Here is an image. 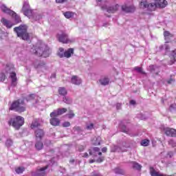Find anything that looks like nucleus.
Returning <instances> with one entry per match:
<instances>
[{
  "label": "nucleus",
  "mask_w": 176,
  "mask_h": 176,
  "mask_svg": "<svg viewBox=\"0 0 176 176\" xmlns=\"http://www.w3.org/2000/svg\"><path fill=\"white\" fill-rule=\"evenodd\" d=\"M168 3L166 0H146L140 3V9H146L148 12H154L156 9H163L167 6Z\"/></svg>",
  "instance_id": "1"
},
{
  "label": "nucleus",
  "mask_w": 176,
  "mask_h": 176,
  "mask_svg": "<svg viewBox=\"0 0 176 176\" xmlns=\"http://www.w3.org/2000/svg\"><path fill=\"white\" fill-rule=\"evenodd\" d=\"M31 52L36 54V56H38V57H49L50 55L49 47L43 43H38L36 47L32 48Z\"/></svg>",
  "instance_id": "2"
},
{
  "label": "nucleus",
  "mask_w": 176,
  "mask_h": 176,
  "mask_svg": "<svg viewBox=\"0 0 176 176\" xmlns=\"http://www.w3.org/2000/svg\"><path fill=\"white\" fill-rule=\"evenodd\" d=\"M96 3L98 6H100L103 10H107L108 13H116L120 8V6L118 4H113L108 7V3L104 0H96Z\"/></svg>",
  "instance_id": "3"
},
{
  "label": "nucleus",
  "mask_w": 176,
  "mask_h": 176,
  "mask_svg": "<svg viewBox=\"0 0 176 176\" xmlns=\"http://www.w3.org/2000/svg\"><path fill=\"white\" fill-rule=\"evenodd\" d=\"M25 109H27V106L25 105V102H24V100L21 99L14 101L10 107V111H14L19 113L25 112Z\"/></svg>",
  "instance_id": "4"
},
{
  "label": "nucleus",
  "mask_w": 176,
  "mask_h": 176,
  "mask_svg": "<svg viewBox=\"0 0 176 176\" xmlns=\"http://www.w3.org/2000/svg\"><path fill=\"white\" fill-rule=\"evenodd\" d=\"M14 31L17 36L21 38L23 41H28L30 39V35L27 33V25H21L19 27L14 28Z\"/></svg>",
  "instance_id": "5"
},
{
  "label": "nucleus",
  "mask_w": 176,
  "mask_h": 176,
  "mask_svg": "<svg viewBox=\"0 0 176 176\" xmlns=\"http://www.w3.org/2000/svg\"><path fill=\"white\" fill-rule=\"evenodd\" d=\"M0 9L3 13L12 16L14 20L15 24H19V23L21 21V19L20 18V16L17 15V14H16V12H14L13 10H11L8 7H6L5 4H1Z\"/></svg>",
  "instance_id": "6"
},
{
  "label": "nucleus",
  "mask_w": 176,
  "mask_h": 176,
  "mask_svg": "<svg viewBox=\"0 0 176 176\" xmlns=\"http://www.w3.org/2000/svg\"><path fill=\"white\" fill-rule=\"evenodd\" d=\"M8 123L9 124H12V126L14 127V129L19 130V129L21 127L23 124H24V118L20 116H15L11 118Z\"/></svg>",
  "instance_id": "7"
},
{
  "label": "nucleus",
  "mask_w": 176,
  "mask_h": 176,
  "mask_svg": "<svg viewBox=\"0 0 176 176\" xmlns=\"http://www.w3.org/2000/svg\"><path fill=\"white\" fill-rule=\"evenodd\" d=\"M57 38L61 43H71V42H72V41L68 38V34L65 32H60L57 34Z\"/></svg>",
  "instance_id": "8"
},
{
  "label": "nucleus",
  "mask_w": 176,
  "mask_h": 176,
  "mask_svg": "<svg viewBox=\"0 0 176 176\" xmlns=\"http://www.w3.org/2000/svg\"><path fill=\"white\" fill-rule=\"evenodd\" d=\"M22 12L25 16H27L29 19H31V15L32 14V10L30 7V3L28 1H25L23 3V6L22 8Z\"/></svg>",
  "instance_id": "9"
},
{
  "label": "nucleus",
  "mask_w": 176,
  "mask_h": 176,
  "mask_svg": "<svg viewBox=\"0 0 176 176\" xmlns=\"http://www.w3.org/2000/svg\"><path fill=\"white\" fill-rule=\"evenodd\" d=\"M67 112V109L62 108L58 109L57 110H54L52 113H50L51 118H56V116H60V115H63Z\"/></svg>",
  "instance_id": "10"
},
{
  "label": "nucleus",
  "mask_w": 176,
  "mask_h": 176,
  "mask_svg": "<svg viewBox=\"0 0 176 176\" xmlns=\"http://www.w3.org/2000/svg\"><path fill=\"white\" fill-rule=\"evenodd\" d=\"M164 132L168 137H176V130L169 127L164 128Z\"/></svg>",
  "instance_id": "11"
},
{
  "label": "nucleus",
  "mask_w": 176,
  "mask_h": 176,
  "mask_svg": "<svg viewBox=\"0 0 176 176\" xmlns=\"http://www.w3.org/2000/svg\"><path fill=\"white\" fill-rule=\"evenodd\" d=\"M36 135V141H41L42 138H43V135H45V132L42 129H37L35 131Z\"/></svg>",
  "instance_id": "12"
},
{
  "label": "nucleus",
  "mask_w": 176,
  "mask_h": 176,
  "mask_svg": "<svg viewBox=\"0 0 176 176\" xmlns=\"http://www.w3.org/2000/svg\"><path fill=\"white\" fill-rule=\"evenodd\" d=\"M71 82L73 85L79 86V85L82 84V78H79L78 76H72L71 78Z\"/></svg>",
  "instance_id": "13"
},
{
  "label": "nucleus",
  "mask_w": 176,
  "mask_h": 176,
  "mask_svg": "<svg viewBox=\"0 0 176 176\" xmlns=\"http://www.w3.org/2000/svg\"><path fill=\"white\" fill-rule=\"evenodd\" d=\"M1 22L7 28H12L13 27V25H14V23H12L10 21H9L5 18H2L1 20Z\"/></svg>",
  "instance_id": "14"
},
{
  "label": "nucleus",
  "mask_w": 176,
  "mask_h": 176,
  "mask_svg": "<svg viewBox=\"0 0 176 176\" xmlns=\"http://www.w3.org/2000/svg\"><path fill=\"white\" fill-rule=\"evenodd\" d=\"M47 166H45L38 169L36 173H32V176H45V170H47Z\"/></svg>",
  "instance_id": "15"
},
{
  "label": "nucleus",
  "mask_w": 176,
  "mask_h": 176,
  "mask_svg": "<svg viewBox=\"0 0 176 176\" xmlns=\"http://www.w3.org/2000/svg\"><path fill=\"white\" fill-rule=\"evenodd\" d=\"M122 9L124 12H126L127 13H131L135 10V7L134 6H122Z\"/></svg>",
  "instance_id": "16"
},
{
  "label": "nucleus",
  "mask_w": 176,
  "mask_h": 176,
  "mask_svg": "<svg viewBox=\"0 0 176 176\" xmlns=\"http://www.w3.org/2000/svg\"><path fill=\"white\" fill-rule=\"evenodd\" d=\"M89 154L92 155L93 156H101L102 153L100 151V148L94 147L91 151H89Z\"/></svg>",
  "instance_id": "17"
},
{
  "label": "nucleus",
  "mask_w": 176,
  "mask_h": 176,
  "mask_svg": "<svg viewBox=\"0 0 176 176\" xmlns=\"http://www.w3.org/2000/svg\"><path fill=\"white\" fill-rule=\"evenodd\" d=\"M99 83L102 85V86H107V85H109V78L107 77H102L99 80Z\"/></svg>",
  "instance_id": "18"
},
{
  "label": "nucleus",
  "mask_w": 176,
  "mask_h": 176,
  "mask_svg": "<svg viewBox=\"0 0 176 176\" xmlns=\"http://www.w3.org/2000/svg\"><path fill=\"white\" fill-rule=\"evenodd\" d=\"M148 71H150V72H152L153 74H155L156 75L159 74V67H157V66L150 65L148 67Z\"/></svg>",
  "instance_id": "19"
},
{
  "label": "nucleus",
  "mask_w": 176,
  "mask_h": 176,
  "mask_svg": "<svg viewBox=\"0 0 176 176\" xmlns=\"http://www.w3.org/2000/svg\"><path fill=\"white\" fill-rule=\"evenodd\" d=\"M30 20H32V21H38V20H41V19H42V15L41 14H33L32 13Z\"/></svg>",
  "instance_id": "20"
},
{
  "label": "nucleus",
  "mask_w": 176,
  "mask_h": 176,
  "mask_svg": "<svg viewBox=\"0 0 176 176\" xmlns=\"http://www.w3.org/2000/svg\"><path fill=\"white\" fill-rule=\"evenodd\" d=\"M176 61V50L172 52L170 55V61L169 62V65H173L174 63Z\"/></svg>",
  "instance_id": "21"
},
{
  "label": "nucleus",
  "mask_w": 176,
  "mask_h": 176,
  "mask_svg": "<svg viewBox=\"0 0 176 176\" xmlns=\"http://www.w3.org/2000/svg\"><path fill=\"white\" fill-rule=\"evenodd\" d=\"M10 78L12 79V86H16V85H17V77H16V73H11Z\"/></svg>",
  "instance_id": "22"
},
{
  "label": "nucleus",
  "mask_w": 176,
  "mask_h": 176,
  "mask_svg": "<svg viewBox=\"0 0 176 176\" xmlns=\"http://www.w3.org/2000/svg\"><path fill=\"white\" fill-rule=\"evenodd\" d=\"M41 126V123H39V120L34 119L30 125L31 129H36V127H39Z\"/></svg>",
  "instance_id": "23"
},
{
  "label": "nucleus",
  "mask_w": 176,
  "mask_h": 176,
  "mask_svg": "<svg viewBox=\"0 0 176 176\" xmlns=\"http://www.w3.org/2000/svg\"><path fill=\"white\" fill-rule=\"evenodd\" d=\"M164 36L165 38V41H166V43H168V39H171V38H173V34H171L168 31H165L164 32Z\"/></svg>",
  "instance_id": "24"
},
{
  "label": "nucleus",
  "mask_w": 176,
  "mask_h": 176,
  "mask_svg": "<svg viewBox=\"0 0 176 176\" xmlns=\"http://www.w3.org/2000/svg\"><path fill=\"white\" fill-rule=\"evenodd\" d=\"M74 53V49L69 48L67 50L65 51V57L67 58H69L71 56H72V54Z\"/></svg>",
  "instance_id": "25"
},
{
  "label": "nucleus",
  "mask_w": 176,
  "mask_h": 176,
  "mask_svg": "<svg viewBox=\"0 0 176 176\" xmlns=\"http://www.w3.org/2000/svg\"><path fill=\"white\" fill-rule=\"evenodd\" d=\"M46 63L45 62H36L34 64L35 68H43L44 69L46 68Z\"/></svg>",
  "instance_id": "26"
},
{
  "label": "nucleus",
  "mask_w": 176,
  "mask_h": 176,
  "mask_svg": "<svg viewBox=\"0 0 176 176\" xmlns=\"http://www.w3.org/2000/svg\"><path fill=\"white\" fill-rule=\"evenodd\" d=\"M50 124L52 126H58L60 124V120H58V118H52L50 120Z\"/></svg>",
  "instance_id": "27"
},
{
  "label": "nucleus",
  "mask_w": 176,
  "mask_h": 176,
  "mask_svg": "<svg viewBox=\"0 0 176 176\" xmlns=\"http://www.w3.org/2000/svg\"><path fill=\"white\" fill-rule=\"evenodd\" d=\"M35 147L38 151H41L43 148V143L41 140H36Z\"/></svg>",
  "instance_id": "28"
},
{
  "label": "nucleus",
  "mask_w": 176,
  "mask_h": 176,
  "mask_svg": "<svg viewBox=\"0 0 176 176\" xmlns=\"http://www.w3.org/2000/svg\"><path fill=\"white\" fill-rule=\"evenodd\" d=\"M67 89L65 87H60L58 89V94L60 96H67Z\"/></svg>",
  "instance_id": "29"
},
{
  "label": "nucleus",
  "mask_w": 176,
  "mask_h": 176,
  "mask_svg": "<svg viewBox=\"0 0 176 176\" xmlns=\"http://www.w3.org/2000/svg\"><path fill=\"white\" fill-rule=\"evenodd\" d=\"M63 101L65 104H72V99H71V98H69L68 96H64L63 98Z\"/></svg>",
  "instance_id": "30"
},
{
  "label": "nucleus",
  "mask_w": 176,
  "mask_h": 176,
  "mask_svg": "<svg viewBox=\"0 0 176 176\" xmlns=\"http://www.w3.org/2000/svg\"><path fill=\"white\" fill-rule=\"evenodd\" d=\"M63 14L66 19H71L74 17V12L69 11L64 12Z\"/></svg>",
  "instance_id": "31"
},
{
  "label": "nucleus",
  "mask_w": 176,
  "mask_h": 176,
  "mask_svg": "<svg viewBox=\"0 0 176 176\" xmlns=\"http://www.w3.org/2000/svg\"><path fill=\"white\" fill-rule=\"evenodd\" d=\"M25 168L23 166H19L15 168V171L16 174H23L24 173Z\"/></svg>",
  "instance_id": "32"
},
{
  "label": "nucleus",
  "mask_w": 176,
  "mask_h": 176,
  "mask_svg": "<svg viewBox=\"0 0 176 176\" xmlns=\"http://www.w3.org/2000/svg\"><path fill=\"white\" fill-rule=\"evenodd\" d=\"M58 56H59L60 58H63V57H65V52L64 51V48L63 47L59 48Z\"/></svg>",
  "instance_id": "33"
},
{
  "label": "nucleus",
  "mask_w": 176,
  "mask_h": 176,
  "mask_svg": "<svg viewBox=\"0 0 176 176\" xmlns=\"http://www.w3.org/2000/svg\"><path fill=\"white\" fill-rule=\"evenodd\" d=\"M114 148L111 149V152H124L126 149L122 150V148H119L118 146H113Z\"/></svg>",
  "instance_id": "34"
},
{
  "label": "nucleus",
  "mask_w": 176,
  "mask_h": 176,
  "mask_svg": "<svg viewBox=\"0 0 176 176\" xmlns=\"http://www.w3.org/2000/svg\"><path fill=\"white\" fill-rule=\"evenodd\" d=\"M92 144L94 145H100V144H101V138H96V140H92Z\"/></svg>",
  "instance_id": "35"
},
{
  "label": "nucleus",
  "mask_w": 176,
  "mask_h": 176,
  "mask_svg": "<svg viewBox=\"0 0 176 176\" xmlns=\"http://www.w3.org/2000/svg\"><path fill=\"white\" fill-rule=\"evenodd\" d=\"M160 50H166V52H168L170 50V46L168 44H164V45L160 46Z\"/></svg>",
  "instance_id": "36"
},
{
  "label": "nucleus",
  "mask_w": 176,
  "mask_h": 176,
  "mask_svg": "<svg viewBox=\"0 0 176 176\" xmlns=\"http://www.w3.org/2000/svg\"><path fill=\"white\" fill-rule=\"evenodd\" d=\"M132 166L136 170H141V165L137 162H132Z\"/></svg>",
  "instance_id": "37"
},
{
  "label": "nucleus",
  "mask_w": 176,
  "mask_h": 176,
  "mask_svg": "<svg viewBox=\"0 0 176 176\" xmlns=\"http://www.w3.org/2000/svg\"><path fill=\"white\" fill-rule=\"evenodd\" d=\"M141 145L142 146H148L149 145V140L146 139L142 140Z\"/></svg>",
  "instance_id": "38"
},
{
  "label": "nucleus",
  "mask_w": 176,
  "mask_h": 176,
  "mask_svg": "<svg viewBox=\"0 0 176 176\" xmlns=\"http://www.w3.org/2000/svg\"><path fill=\"white\" fill-rule=\"evenodd\" d=\"M168 144L172 146L173 148L176 146V142L175 141L173 140H170L168 141Z\"/></svg>",
  "instance_id": "39"
},
{
  "label": "nucleus",
  "mask_w": 176,
  "mask_h": 176,
  "mask_svg": "<svg viewBox=\"0 0 176 176\" xmlns=\"http://www.w3.org/2000/svg\"><path fill=\"white\" fill-rule=\"evenodd\" d=\"M11 69H13V65L10 64H8L6 67V71L9 72Z\"/></svg>",
  "instance_id": "40"
},
{
  "label": "nucleus",
  "mask_w": 176,
  "mask_h": 176,
  "mask_svg": "<svg viewBox=\"0 0 176 176\" xmlns=\"http://www.w3.org/2000/svg\"><path fill=\"white\" fill-rule=\"evenodd\" d=\"M34 98H35V95L30 94L26 98V100H27V101H31V100H34Z\"/></svg>",
  "instance_id": "41"
},
{
  "label": "nucleus",
  "mask_w": 176,
  "mask_h": 176,
  "mask_svg": "<svg viewBox=\"0 0 176 176\" xmlns=\"http://www.w3.org/2000/svg\"><path fill=\"white\" fill-rule=\"evenodd\" d=\"M135 71H137L138 72H139L140 74H145L143 71H142V67H135L134 68Z\"/></svg>",
  "instance_id": "42"
},
{
  "label": "nucleus",
  "mask_w": 176,
  "mask_h": 176,
  "mask_svg": "<svg viewBox=\"0 0 176 176\" xmlns=\"http://www.w3.org/2000/svg\"><path fill=\"white\" fill-rule=\"evenodd\" d=\"M67 116H68L69 119H72V118H74L75 116V113H74L73 111H70L69 112V113L67 114Z\"/></svg>",
  "instance_id": "43"
},
{
  "label": "nucleus",
  "mask_w": 176,
  "mask_h": 176,
  "mask_svg": "<svg viewBox=\"0 0 176 176\" xmlns=\"http://www.w3.org/2000/svg\"><path fill=\"white\" fill-rule=\"evenodd\" d=\"M12 144H13V142L10 139L7 140L6 142V146H12Z\"/></svg>",
  "instance_id": "44"
},
{
  "label": "nucleus",
  "mask_w": 176,
  "mask_h": 176,
  "mask_svg": "<svg viewBox=\"0 0 176 176\" xmlns=\"http://www.w3.org/2000/svg\"><path fill=\"white\" fill-rule=\"evenodd\" d=\"M170 111H176V103L172 104H170V107H169Z\"/></svg>",
  "instance_id": "45"
},
{
  "label": "nucleus",
  "mask_w": 176,
  "mask_h": 176,
  "mask_svg": "<svg viewBox=\"0 0 176 176\" xmlns=\"http://www.w3.org/2000/svg\"><path fill=\"white\" fill-rule=\"evenodd\" d=\"M94 127V125L93 123L87 124V130H92V129Z\"/></svg>",
  "instance_id": "46"
},
{
  "label": "nucleus",
  "mask_w": 176,
  "mask_h": 176,
  "mask_svg": "<svg viewBox=\"0 0 176 176\" xmlns=\"http://www.w3.org/2000/svg\"><path fill=\"white\" fill-rule=\"evenodd\" d=\"M173 156H174V153H173V151H169L166 154V157H173Z\"/></svg>",
  "instance_id": "47"
},
{
  "label": "nucleus",
  "mask_w": 176,
  "mask_h": 176,
  "mask_svg": "<svg viewBox=\"0 0 176 176\" xmlns=\"http://www.w3.org/2000/svg\"><path fill=\"white\" fill-rule=\"evenodd\" d=\"M115 173H116V174H123V170L120 168H116Z\"/></svg>",
  "instance_id": "48"
},
{
  "label": "nucleus",
  "mask_w": 176,
  "mask_h": 176,
  "mask_svg": "<svg viewBox=\"0 0 176 176\" xmlns=\"http://www.w3.org/2000/svg\"><path fill=\"white\" fill-rule=\"evenodd\" d=\"M5 78H6V76H5V74H0L1 82H3V80H5Z\"/></svg>",
  "instance_id": "49"
},
{
  "label": "nucleus",
  "mask_w": 176,
  "mask_h": 176,
  "mask_svg": "<svg viewBox=\"0 0 176 176\" xmlns=\"http://www.w3.org/2000/svg\"><path fill=\"white\" fill-rule=\"evenodd\" d=\"M71 126V123L69 122H65L63 124V127H69Z\"/></svg>",
  "instance_id": "50"
},
{
  "label": "nucleus",
  "mask_w": 176,
  "mask_h": 176,
  "mask_svg": "<svg viewBox=\"0 0 176 176\" xmlns=\"http://www.w3.org/2000/svg\"><path fill=\"white\" fill-rule=\"evenodd\" d=\"M96 162L98 163H102V162H104V157H100L97 160Z\"/></svg>",
  "instance_id": "51"
},
{
  "label": "nucleus",
  "mask_w": 176,
  "mask_h": 176,
  "mask_svg": "<svg viewBox=\"0 0 176 176\" xmlns=\"http://www.w3.org/2000/svg\"><path fill=\"white\" fill-rule=\"evenodd\" d=\"M66 0H56V2L57 3H64V2H65Z\"/></svg>",
  "instance_id": "52"
},
{
  "label": "nucleus",
  "mask_w": 176,
  "mask_h": 176,
  "mask_svg": "<svg viewBox=\"0 0 176 176\" xmlns=\"http://www.w3.org/2000/svg\"><path fill=\"white\" fill-rule=\"evenodd\" d=\"M116 108H117V109H120V108H122V104L117 103L116 104Z\"/></svg>",
  "instance_id": "53"
},
{
  "label": "nucleus",
  "mask_w": 176,
  "mask_h": 176,
  "mask_svg": "<svg viewBox=\"0 0 176 176\" xmlns=\"http://www.w3.org/2000/svg\"><path fill=\"white\" fill-rule=\"evenodd\" d=\"M74 131H80V127L76 126L74 128Z\"/></svg>",
  "instance_id": "54"
},
{
  "label": "nucleus",
  "mask_w": 176,
  "mask_h": 176,
  "mask_svg": "<svg viewBox=\"0 0 176 176\" xmlns=\"http://www.w3.org/2000/svg\"><path fill=\"white\" fill-rule=\"evenodd\" d=\"M173 79H170V80H166V82H167L168 85H171V83H173Z\"/></svg>",
  "instance_id": "55"
},
{
  "label": "nucleus",
  "mask_w": 176,
  "mask_h": 176,
  "mask_svg": "<svg viewBox=\"0 0 176 176\" xmlns=\"http://www.w3.org/2000/svg\"><path fill=\"white\" fill-rule=\"evenodd\" d=\"M85 149V147L83 146H80L78 148V150L80 151V152H82L83 150Z\"/></svg>",
  "instance_id": "56"
},
{
  "label": "nucleus",
  "mask_w": 176,
  "mask_h": 176,
  "mask_svg": "<svg viewBox=\"0 0 176 176\" xmlns=\"http://www.w3.org/2000/svg\"><path fill=\"white\" fill-rule=\"evenodd\" d=\"M107 147H103V148H102V152H103V153H105V152H107Z\"/></svg>",
  "instance_id": "57"
},
{
  "label": "nucleus",
  "mask_w": 176,
  "mask_h": 176,
  "mask_svg": "<svg viewBox=\"0 0 176 176\" xmlns=\"http://www.w3.org/2000/svg\"><path fill=\"white\" fill-rule=\"evenodd\" d=\"M130 104H131V105H135V100H131Z\"/></svg>",
  "instance_id": "58"
},
{
  "label": "nucleus",
  "mask_w": 176,
  "mask_h": 176,
  "mask_svg": "<svg viewBox=\"0 0 176 176\" xmlns=\"http://www.w3.org/2000/svg\"><path fill=\"white\" fill-rule=\"evenodd\" d=\"M89 154L87 153H85L84 155H82L83 157H88Z\"/></svg>",
  "instance_id": "59"
},
{
  "label": "nucleus",
  "mask_w": 176,
  "mask_h": 176,
  "mask_svg": "<svg viewBox=\"0 0 176 176\" xmlns=\"http://www.w3.org/2000/svg\"><path fill=\"white\" fill-rule=\"evenodd\" d=\"M70 163H75V160H71Z\"/></svg>",
  "instance_id": "60"
},
{
  "label": "nucleus",
  "mask_w": 176,
  "mask_h": 176,
  "mask_svg": "<svg viewBox=\"0 0 176 176\" xmlns=\"http://www.w3.org/2000/svg\"><path fill=\"white\" fill-rule=\"evenodd\" d=\"M89 163H94V160H89Z\"/></svg>",
  "instance_id": "61"
},
{
  "label": "nucleus",
  "mask_w": 176,
  "mask_h": 176,
  "mask_svg": "<svg viewBox=\"0 0 176 176\" xmlns=\"http://www.w3.org/2000/svg\"><path fill=\"white\" fill-rule=\"evenodd\" d=\"M52 78H56V74H52Z\"/></svg>",
  "instance_id": "62"
},
{
  "label": "nucleus",
  "mask_w": 176,
  "mask_h": 176,
  "mask_svg": "<svg viewBox=\"0 0 176 176\" xmlns=\"http://www.w3.org/2000/svg\"><path fill=\"white\" fill-rule=\"evenodd\" d=\"M166 153H162V155H165Z\"/></svg>",
  "instance_id": "63"
},
{
  "label": "nucleus",
  "mask_w": 176,
  "mask_h": 176,
  "mask_svg": "<svg viewBox=\"0 0 176 176\" xmlns=\"http://www.w3.org/2000/svg\"><path fill=\"white\" fill-rule=\"evenodd\" d=\"M123 131H126V130H123Z\"/></svg>",
  "instance_id": "64"
}]
</instances>
